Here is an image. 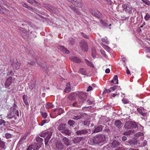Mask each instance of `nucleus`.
<instances>
[{"mask_svg": "<svg viewBox=\"0 0 150 150\" xmlns=\"http://www.w3.org/2000/svg\"><path fill=\"white\" fill-rule=\"evenodd\" d=\"M80 46L83 52H87L88 50V45L87 42L84 40H81L80 43Z\"/></svg>", "mask_w": 150, "mask_h": 150, "instance_id": "6", "label": "nucleus"}, {"mask_svg": "<svg viewBox=\"0 0 150 150\" xmlns=\"http://www.w3.org/2000/svg\"><path fill=\"white\" fill-rule=\"evenodd\" d=\"M137 110L139 113L142 116H144L146 115V113L144 111V110L142 108H140L137 109Z\"/></svg>", "mask_w": 150, "mask_h": 150, "instance_id": "22", "label": "nucleus"}, {"mask_svg": "<svg viewBox=\"0 0 150 150\" xmlns=\"http://www.w3.org/2000/svg\"><path fill=\"white\" fill-rule=\"evenodd\" d=\"M52 112H57L58 114L59 115H61L63 113L64 110L61 108H58L56 109H52Z\"/></svg>", "mask_w": 150, "mask_h": 150, "instance_id": "19", "label": "nucleus"}, {"mask_svg": "<svg viewBox=\"0 0 150 150\" xmlns=\"http://www.w3.org/2000/svg\"><path fill=\"white\" fill-rule=\"evenodd\" d=\"M52 132L51 131H47L41 134L40 136L43 137H45V144L47 145L48 142L52 134Z\"/></svg>", "mask_w": 150, "mask_h": 150, "instance_id": "4", "label": "nucleus"}, {"mask_svg": "<svg viewBox=\"0 0 150 150\" xmlns=\"http://www.w3.org/2000/svg\"><path fill=\"white\" fill-rule=\"evenodd\" d=\"M105 140V136L103 134H99L94 136L93 138L89 140L88 142L89 144L92 145L95 144L102 143Z\"/></svg>", "mask_w": 150, "mask_h": 150, "instance_id": "1", "label": "nucleus"}, {"mask_svg": "<svg viewBox=\"0 0 150 150\" xmlns=\"http://www.w3.org/2000/svg\"><path fill=\"white\" fill-rule=\"evenodd\" d=\"M71 91L70 85L69 83H68L66 84V87L64 89V92L66 93H68Z\"/></svg>", "mask_w": 150, "mask_h": 150, "instance_id": "24", "label": "nucleus"}, {"mask_svg": "<svg viewBox=\"0 0 150 150\" xmlns=\"http://www.w3.org/2000/svg\"><path fill=\"white\" fill-rule=\"evenodd\" d=\"M53 105L52 103H47L45 105L46 108L47 109L52 108H53Z\"/></svg>", "mask_w": 150, "mask_h": 150, "instance_id": "35", "label": "nucleus"}, {"mask_svg": "<svg viewBox=\"0 0 150 150\" xmlns=\"http://www.w3.org/2000/svg\"><path fill=\"white\" fill-rule=\"evenodd\" d=\"M57 129L61 132L66 135H70L72 133L71 131L69 129L67 124L64 123H61L59 124Z\"/></svg>", "mask_w": 150, "mask_h": 150, "instance_id": "2", "label": "nucleus"}, {"mask_svg": "<svg viewBox=\"0 0 150 150\" xmlns=\"http://www.w3.org/2000/svg\"><path fill=\"white\" fill-rule=\"evenodd\" d=\"M111 83H114L115 84H118V77L117 75L115 76L113 79L111 81Z\"/></svg>", "mask_w": 150, "mask_h": 150, "instance_id": "26", "label": "nucleus"}, {"mask_svg": "<svg viewBox=\"0 0 150 150\" xmlns=\"http://www.w3.org/2000/svg\"><path fill=\"white\" fill-rule=\"evenodd\" d=\"M35 85L34 84H32V85L29 88L32 90V89L33 88L35 87Z\"/></svg>", "mask_w": 150, "mask_h": 150, "instance_id": "64", "label": "nucleus"}, {"mask_svg": "<svg viewBox=\"0 0 150 150\" xmlns=\"http://www.w3.org/2000/svg\"><path fill=\"white\" fill-rule=\"evenodd\" d=\"M120 143L116 140H114L110 144V145L112 148V150H113L114 149H116L117 147L120 145Z\"/></svg>", "mask_w": 150, "mask_h": 150, "instance_id": "10", "label": "nucleus"}, {"mask_svg": "<svg viewBox=\"0 0 150 150\" xmlns=\"http://www.w3.org/2000/svg\"><path fill=\"white\" fill-rule=\"evenodd\" d=\"M102 41L105 43V44H108L109 43V42L107 40L106 37L101 39Z\"/></svg>", "mask_w": 150, "mask_h": 150, "instance_id": "36", "label": "nucleus"}, {"mask_svg": "<svg viewBox=\"0 0 150 150\" xmlns=\"http://www.w3.org/2000/svg\"><path fill=\"white\" fill-rule=\"evenodd\" d=\"M91 12L94 16L98 17L100 15V13L96 9H92L90 11Z\"/></svg>", "mask_w": 150, "mask_h": 150, "instance_id": "12", "label": "nucleus"}, {"mask_svg": "<svg viewBox=\"0 0 150 150\" xmlns=\"http://www.w3.org/2000/svg\"><path fill=\"white\" fill-rule=\"evenodd\" d=\"M143 127L139 123L136 122L134 128V129L135 130V132L137 131V129L139 130V131H142L143 130Z\"/></svg>", "mask_w": 150, "mask_h": 150, "instance_id": "13", "label": "nucleus"}, {"mask_svg": "<svg viewBox=\"0 0 150 150\" xmlns=\"http://www.w3.org/2000/svg\"><path fill=\"white\" fill-rule=\"evenodd\" d=\"M6 10L3 8H1V6H0V11L1 13H5L6 11Z\"/></svg>", "mask_w": 150, "mask_h": 150, "instance_id": "51", "label": "nucleus"}, {"mask_svg": "<svg viewBox=\"0 0 150 150\" xmlns=\"http://www.w3.org/2000/svg\"><path fill=\"white\" fill-rule=\"evenodd\" d=\"M79 72L84 75L86 74L85 70L82 68H81L79 69Z\"/></svg>", "mask_w": 150, "mask_h": 150, "instance_id": "41", "label": "nucleus"}, {"mask_svg": "<svg viewBox=\"0 0 150 150\" xmlns=\"http://www.w3.org/2000/svg\"><path fill=\"white\" fill-rule=\"evenodd\" d=\"M79 97L81 99V104H82L83 101H84L86 98V95L84 93L82 92H80L79 95Z\"/></svg>", "mask_w": 150, "mask_h": 150, "instance_id": "17", "label": "nucleus"}, {"mask_svg": "<svg viewBox=\"0 0 150 150\" xmlns=\"http://www.w3.org/2000/svg\"><path fill=\"white\" fill-rule=\"evenodd\" d=\"M101 45L106 50H108L109 49V47L103 44V43L101 44Z\"/></svg>", "mask_w": 150, "mask_h": 150, "instance_id": "45", "label": "nucleus"}, {"mask_svg": "<svg viewBox=\"0 0 150 150\" xmlns=\"http://www.w3.org/2000/svg\"><path fill=\"white\" fill-rule=\"evenodd\" d=\"M28 63L29 64L31 65H34L35 64V63L34 62H33V61H29L28 62Z\"/></svg>", "mask_w": 150, "mask_h": 150, "instance_id": "58", "label": "nucleus"}, {"mask_svg": "<svg viewBox=\"0 0 150 150\" xmlns=\"http://www.w3.org/2000/svg\"><path fill=\"white\" fill-rule=\"evenodd\" d=\"M114 125L118 128H121L123 125V123L119 120L115 121Z\"/></svg>", "mask_w": 150, "mask_h": 150, "instance_id": "14", "label": "nucleus"}, {"mask_svg": "<svg viewBox=\"0 0 150 150\" xmlns=\"http://www.w3.org/2000/svg\"><path fill=\"white\" fill-rule=\"evenodd\" d=\"M97 53L96 48H92V55L93 58H95L96 57V55Z\"/></svg>", "mask_w": 150, "mask_h": 150, "instance_id": "32", "label": "nucleus"}, {"mask_svg": "<svg viewBox=\"0 0 150 150\" xmlns=\"http://www.w3.org/2000/svg\"><path fill=\"white\" fill-rule=\"evenodd\" d=\"M33 150H38L41 147V145L38 144L33 145Z\"/></svg>", "mask_w": 150, "mask_h": 150, "instance_id": "27", "label": "nucleus"}, {"mask_svg": "<svg viewBox=\"0 0 150 150\" xmlns=\"http://www.w3.org/2000/svg\"><path fill=\"white\" fill-rule=\"evenodd\" d=\"M56 146L58 150H62L64 148V146L60 141H57L56 143Z\"/></svg>", "mask_w": 150, "mask_h": 150, "instance_id": "11", "label": "nucleus"}, {"mask_svg": "<svg viewBox=\"0 0 150 150\" xmlns=\"http://www.w3.org/2000/svg\"><path fill=\"white\" fill-rule=\"evenodd\" d=\"M68 41L69 44L71 45H73L74 43V40L72 38H69V39Z\"/></svg>", "mask_w": 150, "mask_h": 150, "instance_id": "37", "label": "nucleus"}, {"mask_svg": "<svg viewBox=\"0 0 150 150\" xmlns=\"http://www.w3.org/2000/svg\"><path fill=\"white\" fill-rule=\"evenodd\" d=\"M110 148L108 146H106L104 147L103 149L104 150H110Z\"/></svg>", "mask_w": 150, "mask_h": 150, "instance_id": "60", "label": "nucleus"}, {"mask_svg": "<svg viewBox=\"0 0 150 150\" xmlns=\"http://www.w3.org/2000/svg\"><path fill=\"white\" fill-rule=\"evenodd\" d=\"M135 122L132 121L127 122L125 125V127L126 129H130L132 128V129H134Z\"/></svg>", "mask_w": 150, "mask_h": 150, "instance_id": "7", "label": "nucleus"}, {"mask_svg": "<svg viewBox=\"0 0 150 150\" xmlns=\"http://www.w3.org/2000/svg\"><path fill=\"white\" fill-rule=\"evenodd\" d=\"M116 87H117L116 86H113L112 87H111L110 88V90H111V91H114L115 89H116Z\"/></svg>", "mask_w": 150, "mask_h": 150, "instance_id": "56", "label": "nucleus"}, {"mask_svg": "<svg viewBox=\"0 0 150 150\" xmlns=\"http://www.w3.org/2000/svg\"><path fill=\"white\" fill-rule=\"evenodd\" d=\"M126 142L128 145L132 146H137L138 147L139 146H140L141 144L139 141H138L135 139L130 140Z\"/></svg>", "mask_w": 150, "mask_h": 150, "instance_id": "5", "label": "nucleus"}, {"mask_svg": "<svg viewBox=\"0 0 150 150\" xmlns=\"http://www.w3.org/2000/svg\"><path fill=\"white\" fill-rule=\"evenodd\" d=\"M100 52L101 54L103 55L104 56H105L106 54L105 53V52L104 50H100Z\"/></svg>", "mask_w": 150, "mask_h": 150, "instance_id": "59", "label": "nucleus"}, {"mask_svg": "<svg viewBox=\"0 0 150 150\" xmlns=\"http://www.w3.org/2000/svg\"><path fill=\"white\" fill-rule=\"evenodd\" d=\"M144 3L148 6L150 5V2L148 0H142Z\"/></svg>", "mask_w": 150, "mask_h": 150, "instance_id": "42", "label": "nucleus"}, {"mask_svg": "<svg viewBox=\"0 0 150 150\" xmlns=\"http://www.w3.org/2000/svg\"><path fill=\"white\" fill-rule=\"evenodd\" d=\"M41 114L42 117L44 118H46L47 116V113L44 112H41Z\"/></svg>", "mask_w": 150, "mask_h": 150, "instance_id": "44", "label": "nucleus"}, {"mask_svg": "<svg viewBox=\"0 0 150 150\" xmlns=\"http://www.w3.org/2000/svg\"><path fill=\"white\" fill-rule=\"evenodd\" d=\"M11 134L6 133L5 134V137L7 139H9L11 137Z\"/></svg>", "mask_w": 150, "mask_h": 150, "instance_id": "50", "label": "nucleus"}, {"mask_svg": "<svg viewBox=\"0 0 150 150\" xmlns=\"http://www.w3.org/2000/svg\"><path fill=\"white\" fill-rule=\"evenodd\" d=\"M81 34L85 38L88 39L89 38V36L88 35H86V34H85L83 33H81Z\"/></svg>", "mask_w": 150, "mask_h": 150, "instance_id": "49", "label": "nucleus"}, {"mask_svg": "<svg viewBox=\"0 0 150 150\" xmlns=\"http://www.w3.org/2000/svg\"><path fill=\"white\" fill-rule=\"evenodd\" d=\"M81 62V60L80 59L76 57V63H79Z\"/></svg>", "mask_w": 150, "mask_h": 150, "instance_id": "53", "label": "nucleus"}, {"mask_svg": "<svg viewBox=\"0 0 150 150\" xmlns=\"http://www.w3.org/2000/svg\"><path fill=\"white\" fill-rule=\"evenodd\" d=\"M17 106L14 104L13 107H11L10 110L7 114L6 117L9 119L12 118L15 115L18 116L19 114L18 111L17 110Z\"/></svg>", "mask_w": 150, "mask_h": 150, "instance_id": "3", "label": "nucleus"}, {"mask_svg": "<svg viewBox=\"0 0 150 150\" xmlns=\"http://www.w3.org/2000/svg\"><path fill=\"white\" fill-rule=\"evenodd\" d=\"M6 124V121L2 120V119H0V125H5Z\"/></svg>", "mask_w": 150, "mask_h": 150, "instance_id": "46", "label": "nucleus"}, {"mask_svg": "<svg viewBox=\"0 0 150 150\" xmlns=\"http://www.w3.org/2000/svg\"><path fill=\"white\" fill-rule=\"evenodd\" d=\"M33 145H32L31 146H30L28 148H27V150H31L32 149H33Z\"/></svg>", "mask_w": 150, "mask_h": 150, "instance_id": "63", "label": "nucleus"}, {"mask_svg": "<svg viewBox=\"0 0 150 150\" xmlns=\"http://www.w3.org/2000/svg\"><path fill=\"white\" fill-rule=\"evenodd\" d=\"M68 123L70 126H73L75 122L73 120H70L68 121Z\"/></svg>", "mask_w": 150, "mask_h": 150, "instance_id": "40", "label": "nucleus"}, {"mask_svg": "<svg viewBox=\"0 0 150 150\" xmlns=\"http://www.w3.org/2000/svg\"><path fill=\"white\" fill-rule=\"evenodd\" d=\"M92 89H93L92 87L91 86H89L88 87L86 91L87 92H88L89 91H90L92 90Z\"/></svg>", "mask_w": 150, "mask_h": 150, "instance_id": "57", "label": "nucleus"}, {"mask_svg": "<svg viewBox=\"0 0 150 150\" xmlns=\"http://www.w3.org/2000/svg\"><path fill=\"white\" fill-rule=\"evenodd\" d=\"M85 62L86 63L87 65L90 67H93V65L91 62L86 59H85Z\"/></svg>", "mask_w": 150, "mask_h": 150, "instance_id": "38", "label": "nucleus"}, {"mask_svg": "<svg viewBox=\"0 0 150 150\" xmlns=\"http://www.w3.org/2000/svg\"><path fill=\"white\" fill-rule=\"evenodd\" d=\"M134 136L137 138H140L141 140H142L144 138V134L141 132H138L136 133L134 135Z\"/></svg>", "mask_w": 150, "mask_h": 150, "instance_id": "20", "label": "nucleus"}, {"mask_svg": "<svg viewBox=\"0 0 150 150\" xmlns=\"http://www.w3.org/2000/svg\"><path fill=\"white\" fill-rule=\"evenodd\" d=\"M113 150H126L124 147H117L116 149H114Z\"/></svg>", "mask_w": 150, "mask_h": 150, "instance_id": "43", "label": "nucleus"}, {"mask_svg": "<svg viewBox=\"0 0 150 150\" xmlns=\"http://www.w3.org/2000/svg\"><path fill=\"white\" fill-rule=\"evenodd\" d=\"M111 92V90L109 89H105L103 92V94H105L107 93H109Z\"/></svg>", "mask_w": 150, "mask_h": 150, "instance_id": "54", "label": "nucleus"}, {"mask_svg": "<svg viewBox=\"0 0 150 150\" xmlns=\"http://www.w3.org/2000/svg\"><path fill=\"white\" fill-rule=\"evenodd\" d=\"M58 49L62 51L63 52L67 54H69L70 53L69 51L67 49L65 48L64 46L62 45H59L58 46Z\"/></svg>", "mask_w": 150, "mask_h": 150, "instance_id": "15", "label": "nucleus"}, {"mask_svg": "<svg viewBox=\"0 0 150 150\" xmlns=\"http://www.w3.org/2000/svg\"><path fill=\"white\" fill-rule=\"evenodd\" d=\"M70 60L74 62L75 61V57H71L70 58Z\"/></svg>", "mask_w": 150, "mask_h": 150, "instance_id": "62", "label": "nucleus"}, {"mask_svg": "<svg viewBox=\"0 0 150 150\" xmlns=\"http://www.w3.org/2000/svg\"><path fill=\"white\" fill-rule=\"evenodd\" d=\"M122 102L124 104H127L129 103V100L125 99H123L122 100Z\"/></svg>", "mask_w": 150, "mask_h": 150, "instance_id": "55", "label": "nucleus"}, {"mask_svg": "<svg viewBox=\"0 0 150 150\" xmlns=\"http://www.w3.org/2000/svg\"><path fill=\"white\" fill-rule=\"evenodd\" d=\"M87 102L90 105L94 103V101H91L90 100H87Z\"/></svg>", "mask_w": 150, "mask_h": 150, "instance_id": "61", "label": "nucleus"}, {"mask_svg": "<svg viewBox=\"0 0 150 150\" xmlns=\"http://www.w3.org/2000/svg\"><path fill=\"white\" fill-rule=\"evenodd\" d=\"M122 6L126 12L129 14H131L132 13V7L129 3L124 4Z\"/></svg>", "mask_w": 150, "mask_h": 150, "instance_id": "8", "label": "nucleus"}, {"mask_svg": "<svg viewBox=\"0 0 150 150\" xmlns=\"http://www.w3.org/2000/svg\"><path fill=\"white\" fill-rule=\"evenodd\" d=\"M150 17V15L148 13H146V15L144 17V18L146 21H147L149 19Z\"/></svg>", "mask_w": 150, "mask_h": 150, "instance_id": "47", "label": "nucleus"}, {"mask_svg": "<svg viewBox=\"0 0 150 150\" xmlns=\"http://www.w3.org/2000/svg\"><path fill=\"white\" fill-rule=\"evenodd\" d=\"M27 96L26 95H23V102L25 105H28V103L27 101Z\"/></svg>", "mask_w": 150, "mask_h": 150, "instance_id": "31", "label": "nucleus"}, {"mask_svg": "<svg viewBox=\"0 0 150 150\" xmlns=\"http://www.w3.org/2000/svg\"><path fill=\"white\" fill-rule=\"evenodd\" d=\"M103 127L102 126H98L93 130V133H97L101 131L103 129Z\"/></svg>", "mask_w": 150, "mask_h": 150, "instance_id": "23", "label": "nucleus"}, {"mask_svg": "<svg viewBox=\"0 0 150 150\" xmlns=\"http://www.w3.org/2000/svg\"><path fill=\"white\" fill-rule=\"evenodd\" d=\"M62 138L63 139V142L64 144L67 146H68L71 144V142L69 139L67 138L62 136Z\"/></svg>", "mask_w": 150, "mask_h": 150, "instance_id": "18", "label": "nucleus"}, {"mask_svg": "<svg viewBox=\"0 0 150 150\" xmlns=\"http://www.w3.org/2000/svg\"><path fill=\"white\" fill-rule=\"evenodd\" d=\"M69 99L71 100H74L75 99V93H72L68 97Z\"/></svg>", "mask_w": 150, "mask_h": 150, "instance_id": "33", "label": "nucleus"}, {"mask_svg": "<svg viewBox=\"0 0 150 150\" xmlns=\"http://www.w3.org/2000/svg\"><path fill=\"white\" fill-rule=\"evenodd\" d=\"M21 64V62H18L17 60L13 62L11 66L13 69H19Z\"/></svg>", "mask_w": 150, "mask_h": 150, "instance_id": "9", "label": "nucleus"}, {"mask_svg": "<svg viewBox=\"0 0 150 150\" xmlns=\"http://www.w3.org/2000/svg\"><path fill=\"white\" fill-rule=\"evenodd\" d=\"M135 132L134 129H131L129 130L127 132H126L124 133V134L125 135H129Z\"/></svg>", "mask_w": 150, "mask_h": 150, "instance_id": "25", "label": "nucleus"}, {"mask_svg": "<svg viewBox=\"0 0 150 150\" xmlns=\"http://www.w3.org/2000/svg\"><path fill=\"white\" fill-rule=\"evenodd\" d=\"M12 77L11 76L8 77L5 83V86L6 87L9 86L12 82Z\"/></svg>", "mask_w": 150, "mask_h": 150, "instance_id": "16", "label": "nucleus"}, {"mask_svg": "<svg viewBox=\"0 0 150 150\" xmlns=\"http://www.w3.org/2000/svg\"><path fill=\"white\" fill-rule=\"evenodd\" d=\"M83 5V3L81 0H76V6L81 8Z\"/></svg>", "mask_w": 150, "mask_h": 150, "instance_id": "21", "label": "nucleus"}, {"mask_svg": "<svg viewBox=\"0 0 150 150\" xmlns=\"http://www.w3.org/2000/svg\"><path fill=\"white\" fill-rule=\"evenodd\" d=\"M27 1L31 4H33L34 3H37V2L34 0H27Z\"/></svg>", "mask_w": 150, "mask_h": 150, "instance_id": "48", "label": "nucleus"}, {"mask_svg": "<svg viewBox=\"0 0 150 150\" xmlns=\"http://www.w3.org/2000/svg\"><path fill=\"white\" fill-rule=\"evenodd\" d=\"M23 5L24 7H25L26 8H28V9H29L30 10H31L32 8L29 6H28L25 3H24L23 4Z\"/></svg>", "mask_w": 150, "mask_h": 150, "instance_id": "52", "label": "nucleus"}, {"mask_svg": "<svg viewBox=\"0 0 150 150\" xmlns=\"http://www.w3.org/2000/svg\"><path fill=\"white\" fill-rule=\"evenodd\" d=\"M44 6L48 10L52 11H53V8L47 4H44Z\"/></svg>", "mask_w": 150, "mask_h": 150, "instance_id": "28", "label": "nucleus"}, {"mask_svg": "<svg viewBox=\"0 0 150 150\" xmlns=\"http://www.w3.org/2000/svg\"><path fill=\"white\" fill-rule=\"evenodd\" d=\"M36 140L38 144H40L41 145V144H42V142H43V139L39 137H36Z\"/></svg>", "mask_w": 150, "mask_h": 150, "instance_id": "29", "label": "nucleus"}, {"mask_svg": "<svg viewBox=\"0 0 150 150\" xmlns=\"http://www.w3.org/2000/svg\"><path fill=\"white\" fill-rule=\"evenodd\" d=\"M48 120H42V122L40 123H39V125L42 126H43L45 123L48 122Z\"/></svg>", "mask_w": 150, "mask_h": 150, "instance_id": "39", "label": "nucleus"}, {"mask_svg": "<svg viewBox=\"0 0 150 150\" xmlns=\"http://www.w3.org/2000/svg\"><path fill=\"white\" fill-rule=\"evenodd\" d=\"M0 147L4 149H5L6 148L5 147V143L4 142L1 141V139H0Z\"/></svg>", "mask_w": 150, "mask_h": 150, "instance_id": "34", "label": "nucleus"}, {"mask_svg": "<svg viewBox=\"0 0 150 150\" xmlns=\"http://www.w3.org/2000/svg\"><path fill=\"white\" fill-rule=\"evenodd\" d=\"M87 132V131L86 130H80L76 132V133L78 135H81L82 134H84L86 133Z\"/></svg>", "mask_w": 150, "mask_h": 150, "instance_id": "30", "label": "nucleus"}]
</instances>
